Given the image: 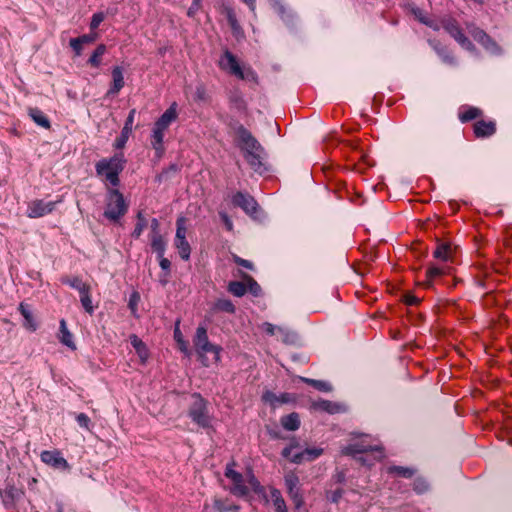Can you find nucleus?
Returning a JSON list of instances; mask_svg holds the SVG:
<instances>
[{"instance_id":"f257e3e1","label":"nucleus","mask_w":512,"mask_h":512,"mask_svg":"<svg viewBox=\"0 0 512 512\" xmlns=\"http://www.w3.org/2000/svg\"><path fill=\"white\" fill-rule=\"evenodd\" d=\"M235 141L244 152V158L257 172L261 171L264 149L256 138L243 126H239L235 131Z\"/></svg>"},{"instance_id":"c9c22d12","label":"nucleus","mask_w":512,"mask_h":512,"mask_svg":"<svg viewBox=\"0 0 512 512\" xmlns=\"http://www.w3.org/2000/svg\"><path fill=\"white\" fill-rule=\"evenodd\" d=\"M480 115V110L475 107H463L459 113V118L462 122L470 121Z\"/></svg>"},{"instance_id":"4d7b16f0","label":"nucleus","mask_w":512,"mask_h":512,"mask_svg":"<svg viewBox=\"0 0 512 512\" xmlns=\"http://www.w3.org/2000/svg\"><path fill=\"white\" fill-rule=\"evenodd\" d=\"M228 20H229V23H230L232 29L234 31H237L239 29V25L237 23V20H236L235 16L233 15V13L230 12L228 14Z\"/></svg>"},{"instance_id":"f8f14e48","label":"nucleus","mask_w":512,"mask_h":512,"mask_svg":"<svg viewBox=\"0 0 512 512\" xmlns=\"http://www.w3.org/2000/svg\"><path fill=\"white\" fill-rule=\"evenodd\" d=\"M284 482L287 492L295 505V508H300L304 501L300 489V479L298 475L293 471H289L284 476Z\"/></svg>"},{"instance_id":"603ef678","label":"nucleus","mask_w":512,"mask_h":512,"mask_svg":"<svg viewBox=\"0 0 512 512\" xmlns=\"http://www.w3.org/2000/svg\"><path fill=\"white\" fill-rule=\"evenodd\" d=\"M390 471L395 472L403 477H411L413 475V471L411 469L404 467H393L390 468Z\"/></svg>"},{"instance_id":"e2e57ef3","label":"nucleus","mask_w":512,"mask_h":512,"mask_svg":"<svg viewBox=\"0 0 512 512\" xmlns=\"http://www.w3.org/2000/svg\"><path fill=\"white\" fill-rule=\"evenodd\" d=\"M199 3H200V0L198 1V3H196L195 1L193 2V6H192V7H190V8H189V11H188V15H189V16L193 15L194 10L198 8Z\"/></svg>"},{"instance_id":"39448f33","label":"nucleus","mask_w":512,"mask_h":512,"mask_svg":"<svg viewBox=\"0 0 512 512\" xmlns=\"http://www.w3.org/2000/svg\"><path fill=\"white\" fill-rule=\"evenodd\" d=\"M127 210L128 204L123 194L118 189L107 188L104 216L111 221H117L126 214Z\"/></svg>"},{"instance_id":"2eb2a0df","label":"nucleus","mask_w":512,"mask_h":512,"mask_svg":"<svg viewBox=\"0 0 512 512\" xmlns=\"http://www.w3.org/2000/svg\"><path fill=\"white\" fill-rule=\"evenodd\" d=\"M199 355L201 362L204 366H210L211 364L218 363L220 361L221 347L212 343H207L196 350Z\"/></svg>"},{"instance_id":"8fccbe9b","label":"nucleus","mask_w":512,"mask_h":512,"mask_svg":"<svg viewBox=\"0 0 512 512\" xmlns=\"http://www.w3.org/2000/svg\"><path fill=\"white\" fill-rule=\"evenodd\" d=\"M63 283H66L68 284L70 287L78 290L82 284L84 283V281H82L81 278L79 277H72V278H67L63 281Z\"/></svg>"},{"instance_id":"6ab92c4d","label":"nucleus","mask_w":512,"mask_h":512,"mask_svg":"<svg viewBox=\"0 0 512 512\" xmlns=\"http://www.w3.org/2000/svg\"><path fill=\"white\" fill-rule=\"evenodd\" d=\"M454 252V249L449 243L441 242L437 245L435 251L433 252V256L437 260L446 264L453 261Z\"/></svg>"},{"instance_id":"ddd939ff","label":"nucleus","mask_w":512,"mask_h":512,"mask_svg":"<svg viewBox=\"0 0 512 512\" xmlns=\"http://www.w3.org/2000/svg\"><path fill=\"white\" fill-rule=\"evenodd\" d=\"M40 458L43 463L54 469L61 471L70 469V465L59 450H45L41 453Z\"/></svg>"},{"instance_id":"de8ad7c7","label":"nucleus","mask_w":512,"mask_h":512,"mask_svg":"<svg viewBox=\"0 0 512 512\" xmlns=\"http://www.w3.org/2000/svg\"><path fill=\"white\" fill-rule=\"evenodd\" d=\"M98 33L92 32L90 34H85L80 37H77L82 44H91L98 39Z\"/></svg>"},{"instance_id":"79ce46f5","label":"nucleus","mask_w":512,"mask_h":512,"mask_svg":"<svg viewBox=\"0 0 512 512\" xmlns=\"http://www.w3.org/2000/svg\"><path fill=\"white\" fill-rule=\"evenodd\" d=\"M137 219H138V222L133 231V236L136 238L140 237V235L142 234V232L144 231V229L146 227V219L142 216L141 213H139L137 215Z\"/></svg>"},{"instance_id":"5fc2aeb1","label":"nucleus","mask_w":512,"mask_h":512,"mask_svg":"<svg viewBox=\"0 0 512 512\" xmlns=\"http://www.w3.org/2000/svg\"><path fill=\"white\" fill-rule=\"evenodd\" d=\"M77 291L79 292L80 297L84 296L85 294L86 295L91 294V286H90V284L84 282L82 284V286Z\"/></svg>"},{"instance_id":"09e8293b","label":"nucleus","mask_w":512,"mask_h":512,"mask_svg":"<svg viewBox=\"0 0 512 512\" xmlns=\"http://www.w3.org/2000/svg\"><path fill=\"white\" fill-rule=\"evenodd\" d=\"M69 45L77 56L81 55L84 44H82L78 38L70 39Z\"/></svg>"},{"instance_id":"4c0bfd02","label":"nucleus","mask_w":512,"mask_h":512,"mask_svg":"<svg viewBox=\"0 0 512 512\" xmlns=\"http://www.w3.org/2000/svg\"><path fill=\"white\" fill-rule=\"evenodd\" d=\"M228 290L234 296L241 297L246 293L247 287L246 284L243 282L234 281L229 284Z\"/></svg>"},{"instance_id":"4468645a","label":"nucleus","mask_w":512,"mask_h":512,"mask_svg":"<svg viewBox=\"0 0 512 512\" xmlns=\"http://www.w3.org/2000/svg\"><path fill=\"white\" fill-rule=\"evenodd\" d=\"M467 29L471 36L483 45V47L490 52L491 54H499L501 49L500 47L490 39V37L481 29L475 27L474 25L468 24Z\"/></svg>"},{"instance_id":"6e6552de","label":"nucleus","mask_w":512,"mask_h":512,"mask_svg":"<svg viewBox=\"0 0 512 512\" xmlns=\"http://www.w3.org/2000/svg\"><path fill=\"white\" fill-rule=\"evenodd\" d=\"M218 64L222 70H224L240 79H245V78H248L249 76L253 77V72L251 70H247L245 72L242 69V67L240 66L236 57L228 50H226L223 53V55L220 57Z\"/></svg>"},{"instance_id":"f704fd0d","label":"nucleus","mask_w":512,"mask_h":512,"mask_svg":"<svg viewBox=\"0 0 512 512\" xmlns=\"http://www.w3.org/2000/svg\"><path fill=\"white\" fill-rule=\"evenodd\" d=\"M106 52V46L104 44H100L97 46V48L94 50L93 54L88 60V63L93 67H99L101 64V57Z\"/></svg>"},{"instance_id":"69168bd1","label":"nucleus","mask_w":512,"mask_h":512,"mask_svg":"<svg viewBox=\"0 0 512 512\" xmlns=\"http://www.w3.org/2000/svg\"><path fill=\"white\" fill-rule=\"evenodd\" d=\"M444 60H445V61H447V62H449V63H452V62H453V59H452V58H448V57L444 58Z\"/></svg>"},{"instance_id":"5701e85b","label":"nucleus","mask_w":512,"mask_h":512,"mask_svg":"<svg viewBox=\"0 0 512 512\" xmlns=\"http://www.w3.org/2000/svg\"><path fill=\"white\" fill-rule=\"evenodd\" d=\"M449 266L447 264L431 265L426 271L425 285L430 286L434 279L449 273Z\"/></svg>"},{"instance_id":"aec40b11","label":"nucleus","mask_w":512,"mask_h":512,"mask_svg":"<svg viewBox=\"0 0 512 512\" xmlns=\"http://www.w3.org/2000/svg\"><path fill=\"white\" fill-rule=\"evenodd\" d=\"M18 309L24 318L23 327L30 332H35L38 328V324L31 310L29 309V306L25 303H20Z\"/></svg>"},{"instance_id":"a878e982","label":"nucleus","mask_w":512,"mask_h":512,"mask_svg":"<svg viewBox=\"0 0 512 512\" xmlns=\"http://www.w3.org/2000/svg\"><path fill=\"white\" fill-rule=\"evenodd\" d=\"M495 123L492 121H478L474 125V132L477 137H487L495 133Z\"/></svg>"},{"instance_id":"0e129e2a","label":"nucleus","mask_w":512,"mask_h":512,"mask_svg":"<svg viewBox=\"0 0 512 512\" xmlns=\"http://www.w3.org/2000/svg\"><path fill=\"white\" fill-rule=\"evenodd\" d=\"M415 489H416L419 493H421V492H423V491L426 489V485H423V488H419V487H418V485H417V486L415 487Z\"/></svg>"},{"instance_id":"7ed1b4c3","label":"nucleus","mask_w":512,"mask_h":512,"mask_svg":"<svg viewBox=\"0 0 512 512\" xmlns=\"http://www.w3.org/2000/svg\"><path fill=\"white\" fill-rule=\"evenodd\" d=\"M178 118L177 103H172L154 123L151 134V145L158 153L163 152V141L166 130Z\"/></svg>"},{"instance_id":"423d86ee","label":"nucleus","mask_w":512,"mask_h":512,"mask_svg":"<svg viewBox=\"0 0 512 512\" xmlns=\"http://www.w3.org/2000/svg\"><path fill=\"white\" fill-rule=\"evenodd\" d=\"M298 447V443H291L285 447L282 451V456L288 458L292 463L301 464L303 462H311L319 458L324 450L321 447H309L303 451L296 452L295 449Z\"/></svg>"},{"instance_id":"e433bc0d","label":"nucleus","mask_w":512,"mask_h":512,"mask_svg":"<svg viewBox=\"0 0 512 512\" xmlns=\"http://www.w3.org/2000/svg\"><path fill=\"white\" fill-rule=\"evenodd\" d=\"M214 310H216V311H224V312L232 314V313L235 312V306L228 299H219L214 304Z\"/></svg>"},{"instance_id":"c756f323","label":"nucleus","mask_w":512,"mask_h":512,"mask_svg":"<svg viewBox=\"0 0 512 512\" xmlns=\"http://www.w3.org/2000/svg\"><path fill=\"white\" fill-rule=\"evenodd\" d=\"M270 497L276 512H288L285 500L278 489H272Z\"/></svg>"},{"instance_id":"a18cd8bd","label":"nucleus","mask_w":512,"mask_h":512,"mask_svg":"<svg viewBox=\"0 0 512 512\" xmlns=\"http://www.w3.org/2000/svg\"><path fill=\"white\" fill-rule=\"evenodd\" d=\"M140 301V295L138 292H133L131 295H130V299H129V308L131 309L132 313L135 314L136 313V310H137V305Z\"/></svg>"},{"instance_id":"bb28decb","label":"nucleus","mask_w":512,"mask_h":512,"mask_svg":"<svg viewBox=\"0 0 512 512\" xmlns=\"http://www.w3.org/2000/svg\"><path fill=\"white\" fill-rule=\"evenodd\" d=\"M314 407L318 410L326 411L330 414L339 413L345 410L343 405L328 400L315 402Z\"/></svg>"},{"instance_id":"412c9836","label":"nucleus","mask_w":512,"mask_h":512,"mask_svg":"<svg viewBox=\"0 0 512 512\" xmlns=\"http://www.w3.org/2000/svg\"><path fill=\"white\" fill-rule=\"evenodd\" d=\"M123 70L120 66H115L112 69V84L108 91V95H116L124 87Z\"/></svg>"},{"instance_id":"cd10ccee","label":"nucleus","mask_w":512,"mask_h":512,"mask_svg":"<svg viewBox=\"0 0 512 512\" xmlns=\"http://www.w3.org/2000/svg\"><path fill=\"white\" fill-rule=\"evenodd\" d=\"M411 13L421 23L433 28L434 30L440 29V26L435 21L431 20L422 9L418 7H412Z\"/></svg>"},{"instance_id":"72a5a7b5","label":"nucleus","mask_w":512,"mask_h":512,"mask_svg":"<svg viewBox=\"0 0 512 512\" xmlns=\"http://www.w3.org/2000/svg\"><path fill=\"white\" fill-rule=\"evenodd\" d=\"M193 343L196 350L202 347L203 345H207V343H209L207 329L205 327L199 326L197 328L196 334L193 339Z\"/></svg>"},{"instance_id":"bf43d9fd","label":"nucleus","mask_w":512,"mask_h":512,"mask_svg":"<svg viewBox=\"0 0 512 512\" xmlns=\"http://www.w3.org/2000/svg\"><path fill=\"white\" fill-rule=\"evenodd\" d=\"M418 301H419V299H418V298H416V297H415V296H413V295L407 294V295L405 296V302H406V304H408V305H415V304H417V303H418Z\"/></svg>"},{"instance_id":"a211bd4d","label":"nucleus","mask_w":512,"mask_h":512,"mask_svg":"<svg viewBox=\"0 0 512 512\" xmlns=\"http://www.w3.org/2000/svg\"><path fill=\"white\" fill-rule=\"evenodd\" d=\"M233 203L241 207L247 214L253 215L257 211V203L250 195L239 192L234 195Z\"/></svg>"},{"instance_id":"37998d69","label":"nucleus","mask_w":512,"mask_h":512,"mask_svg":"<svg viewBox=\"0 0 512 512\" xmlns=\"http://www.w3.org/2000/svg\"><path fill=\"white\" fill-rule=\"evenodd\" d=\"M80 301L84 310L90 315L93 314L94 306L92 304L91 294L81 296Z\"/></svg>"},{"instance_id":"a19ab883","label":"nucleus","mask_w":512,"mask_h":512,"mask_svg":"<svg viewBox=\"0 0 512 512\" xmlns=\"http://www.w3.org/2000/svg\"><path fill=\"white\" fill-rule=\"evenodd\" d=\"M263 399H264L266 402H268V403H270V404H272V405H274L276 402L285 403V402H287V401H288V397H287V395H286V394H283V395L281 396V399H280V398H278L275 394H273V393H271V392H266V393L263 395Z\"/></svg>"},{"instance_id":"49530a36","label":"nucleus","mask_w":512,"mask_h":512,"mask_svg":"<svg viewBox=\"0 0 512 512\" xmlns=\"http://www.w3.org/2000/svg\"><path fill=\"white\" fill-rule=\"evenodd\" d=\"M76 421L77 423L79 424V426L85 428V429H90V424H91V421H90V418L84 414V413H80L76 416Z\"/></svg>"},{"instance_id":"6e6d98bb","label":"nucleus","mask_w":512,"mask_h":512,"mask_svg":"<svg viewBox=\"0 0 512 512\" xmlns=\"http://www.w3.org/2000/svg\"><path fill=\"white\" fill-rule=\"evenodd\" d=\"M235 262L247 269H252L253 265L250 261L242 259L240 257H235Z\"/></svg>"},{"instance_id":"3c124183","label":"nucleus","mask_w":512,"mask_h":512,"mask_svg":"<svg viewBox=\"0 0 512 512\" xmlns=\"http://www.w3.org/2000/svg\"><path fill=\"white\" fill-rule=\"evenodd\" d=\"M343 495L342 489H336L335 491L327 492V499L333 503H337Z\"/></svg>"},{"instance_id":"473e14b6","label":"nucleus","mask_w":512,"mask_h":512,"mask_svg":"<svg viewBox=\"0 0 512 512\" xmlns=\"http://www.w3.org/2000/svg\"><path fill=\"white\" fill-rule=\"evenodd\" d=\"M174 339L178 345L179 350L181 352H183L185 355L189 356L190 350H189L188 342L185 341V339L182 335V332L179 327V321L176 323L175 328H174Z\"/></svg>"},{"instance_id":"f03ea898","label":"nucleus","mask_w":512,"mask_h":512,"mask_svg":"<svg viewBox=\"0 0 512 512\" xmlns=\"http://www.w3.org/2000/svg\"><path fill=\"white\" fill-rule=\"evenodd\" d=\"M125 159L122 153L115 154L110 158H104L95 165L96 173L112 187L119 185V174L124 169Z\"/></svg>"},{"instance_id":"c03bdc74","label":"nucleus","mask_w":512,"mask_h":512,"mask_svg":"<svg viewBox=\"0 0 512 512\" xmlns=\"http://www.w3.org/2000/svg\"><path fill=\"white\" fill-rule=\"evenodd\" d=\"M105 18V15L104 13L102 12H99V13H95L93 16H92V19H91V22H90V29L92 31H94L95 29L98 28V26L103 22Z\"/></svg>"},{"instance_id":"9d476101","label":"nucleus","mask_w":512,"mask_h":512,"mask_svg":"<svg viewBox=\"0 0 512 512\" xmlns=\"http://www.w3.org/2000/svg\"><path fill=\"white\" fill-rule=\"evenodd\" d=\"M441 27L445 29V31L458 42V44L468 50L473 51L474 46L469 41V39L464 35L461 27L458 22L453 18H445L441 21Z\"/></svg>"},{"instance_id":"680f3d73","label":"nucleus","mask_w":512,"mask_h":512,"mask_svg":"<svg viewBox=\"0 0 512 512\" xmlns=\"http://www.w3.org/2000/svg\"><path fill=\"white\" fill-rule=\"evenodd\" d=\"M245 4L248 5L251 11L255 10V2L256 0H242Z\"/></svg>"},{"instance_id":"0eeeda50","label":"nucleus","mask_w":512,"mask_h":512,"mask_svg":"<svg viewBox=\"0 0 512 512\" xmlns=\"http://www.w3.org/2000/svg\"><path fill=\"white\" fill-rule=\"evenodd\" d=\"M186 218L179 217L176 222V234L174 238V246L177 249L180 257L187 261L190 258L191 247L186 239L187 236Z\"/></svg>"},{"instance_id":"4be33fe9","label":"nucleus","mask_w":512,"mask_h":512,"mask_svg":"<svg viewBox=\"0 0 512 512\" xmlns=\"http://www.w3.org/2000/svg\"><path fill=\"white\" fill-rule=\"evenodd\" d=\"M343 452L345 454H351V455L365 454L366 457H368V453L371 452V453L376 454L375 458H377V459H381L383 457V454L380 450H378V449L374 450L371 448V446H367L364 444L345 447Z\"/></svg>"},{"instance_id":"2f4dec72","label":"nucleus","mask_w":512,"mask_h":512,"mask_svg":"<svg viewBox=\"0 0 512 512\" xmlns=\"http://www.w3.org/2000/svg\"><path fill=\"white\" fill-rule=\"evenodd\" d=\"M29 116L32 118V120L39 126L43 128H49L50 122L46 115L37 108H30L29 109Z\"/></svg>"},{"instance_id":"c85d7f7f","label":"nucleus","mask_w":512,"mask_h":512,"mask_svg":"<svg viewBox=\"0 0 512 512\" xmlns=\"http://www.w3.org/2000/svg\"><path fill=\"white\" fill-rule=\"evenodd\" d=\"M281 425L288 431H295L300 426V419L297 413H291L281 418Z\"/></svg>"},{"instance_id":"774afa93","label":"nucleus","mask_w":512,"mask_h":512,"mask_svg":"<svg viewBox=\"0 0 512 512\" xmlns=\"http://www.w3.org/2000/svg\"><path fill=\"white\" fill-rule=\"evenodd\" d=\"M199 0H195L196 3H198Z\"/></svg>"},{"instance_id":"b1692460","label":"nucleus","mask_w":512,"mask_h":512,"mask_svg":"<svg viewBox=\"0 0 512 512\" xmlns=\"http://www.w3.org/2000/svg\"><path fill=\"white\" fill-rule=\"evenodd\" d=\"M130 342L132 347L135 349L141 363H146L149 358V351L145 343L136 335L130 336Z\"/></svg>"},{"instance_id":"ea45409f","label":"nucleus","mask_w":512,"mask_h":512,"mask_svg":"<svg viewBox=\"0 0 512 512\" xmlns=\"http://www.w3.org/2000/svg\"><path fill=\"white\" fill-rule=\"evenodd\" d=\"M244 280L247 290H249L250 293H252L255 296H258L261 293V287L252 277L245 276Z\"/></svg>"},{"instance_id":"338daca9","label":"nucleus","mask_w":512,"mask_h":512,"mask_svg":"<svg viewBox=\"0 0 512 512\" xmlns=\"http://www.w3.org/2000/svg\"><path fill=\"white\" fill-rule=\"evenodd\" d=\"M360 460H362V461H364V462H365V461H366V458L360 457Z\"/></svg>"},{"instance_id":"393cba45","label":"nucleus","mask_w":512,"mask_h":512,"mask_svg":"<svg viewBox=\"0 0 512 512\" xmlns=\"http://www.w3.org/2000/svg\"><path fill=\"white\" fill-rule=\"evenodd\" d=\"M59 324H60L59 325V340H60V342L63 345L67 346L68 348L75 350L76 345L73 340V335L68 330L66 321L64 319H61Z\"/></svg>"},{"instance_id":"20e7f679","label":"nucleus","mask_w":512,"mask_h":512,"mask_svg":"<svg viewBox=\"0 0 512 512\" xmlns=\"http://www.w3.org/2000/svg\"><path fill=\"white\" fill-rule=\"evenodd\" d=\"M234 463L228 464L225 470V476L232 482L231 491L236 495H246L251 491H256L259 483L251 472H246L244 475L236 472Z\"/></svg>"},{"instance_id":"f3484780","label":"nucleus","mask_w":512,"mask_h":512,"mask_svg":"<svg viewBox=\"0 0 512 512\" xmlns=\"http://www.w3.org/2000/svg\"><path fill=\"white\" fill-rule=\"evenodd\" d=\"M135 113H136L135 109H132L129 112V115H128L126 121H125V124H124V127H123L122 131H121V134L115 140V143H114L115 148L122 149L126 145L128 139H129V137H130V135L132 133V127H133V123H134Z\"/></svg>"},{"instance_id":"58836bf2","label":"nucleus","mask_w":512,"mask_h":512,"mask_svg":"<svg viewBox=\"0 0 512 512\" xmlns=\"http://www.w3.org/2000/svg\"><path fill=\"white\" fill-rule=\"evenodd\" d=\"M304 382L312 385L316 389L324 392H329L332 390L331 385L328 382L320 381V380H314L309 378H301Z\"/></svg>"},{"instance_id":"dca6fc26","label":"nucleus","mask_w":512,"mask_h":512,"mask_svg":"<svg viewBox=\"0 0 512 512\" xmlns=\"http://www.w3.org/2000/svg\"><path fill=\"white\" fill-rule=\"evenodd\" d=\"M260 328L268 335L277 336L281 341L288 343L293 339V334L285 327L276 326L269 322L263 323Z\"/></svg>"},{"instance_id":"13d9d810","label":"nucleus","mask_w":512,"mask_h":512,"mask_svg":"<svg viewBox=\"0 0 512 512\" xmlns=\"http://www.w3.org/2000/svg\"><path fill=\"white\" fill-rule=\"evenodd\" d=\"M151 234H160L159 233V222L157 219H152L151 221Z\"/></svg>"},{"instance_id":"9b49d317","label":"nucleus","mask_w":512,"mask_h":512,"mask_svg":"<svg viewBox=\"0 0 512 512\" xmlns=\"http://www.w3.org/2000/svg\"><path fill=\"white\" fill-rule=\"evenodd\" d=\"M62 198L57 201H44L42 199H34L27 205L26 215L29 218L35 219L52 213L56 207V204L61 203Z\"/></svg>"},{"instance_id":"052dcab7","label":"nucleus","mask_w":512,"mask_h":512,"mask_svg":"<svg viewBox=\"0 0 512 512\" xmlns=\"http://www.w3.org/2000/svg\"><path fill=\"white\" fill-rule=\"evenodd\" d=\"M222 219H223L227 229L231 230L233 227L231 220L225 214L222 215Z\"/></svg>"},{"instance_id":"7c9ffc66","label":"nucleus","mask_w":512,"mask_h":512,"mask_svg":"<svg viewBox=\"0 0 512 512\" xmlns=\"http://www.w3.org/2000/svg\"><path fill=\"white\" fill-rule=\"evenodd\" d=\"M151 247L158 256H163L166 249V242L161 234L150 235Z\"/></svg>"},{"instance_id":"1a4fd4ad","label":"nucleus","mask_w":512,"mask_h":512,"mask_svg":"<svg viewBox=\"0 0 512 512\" xmlns=\"http://www.w3.org/2000/svg\"><path fill=\"white\" fill-rule=\"evenodd\" d=\"M189 416L199 426L207 428L211 425V417L208 414L207 405L203 398L195 396L189 410Z\"/></svg>"},{"instance_id":"864d4df0","label":"nucleus","mask_w":512,"mask_h":512,"mask_svg":"<svg viewBox=\"0 0 512 512\" xmlns=\"http://www.w3.org/2000/svg\"><path fill=\"white\" fill-rule=\"evenodd\" d=\"M158 258L160 267L165 271H169L171 265L170 261L167 258H165L164 255L158 256Z\"/></svg>"}]
</instances>
